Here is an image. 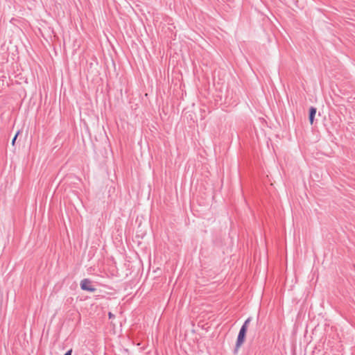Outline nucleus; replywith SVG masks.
Listing matches in <instances>:
<instances>
[{
  "instance_id": "obj_2",
  "label": "nucleus",
  "mask_w": 355,
  "mask_h": 355,
  "mask_svg": "<svg viewBox=\"0 0 355 355\" xmlns=\"http://www.w3.org/2000/svg\"><path fill=\"white\" fill-rule=\"evenodd\" d=\"M247 329H246V325L242 326L240 331L238 335L236 347V349L240 348V347L243 344L245 339V335H246Z\"/></svg>"
},
{
  "instance_id": "obj_6",
  "label": "nucleus",
  "mask_w": 355,
  "mask_h": 355,
  "mask_svg": "<svg viewBox=\"0 0 355 355\" xmlns=\"http://www.w3.org/2000/svg\"><path fill=\"white\" fill-rule=\"evenodd\" d=\"M72 349H69L68 352H67L64 355H71Z\"/></svg>"
},
{
  "instance_id": "obj_3",
  "label": "nucleus",
  "mask_w": 355,
  "mask_h": 355,
  "mask_svg": "<svg viewBox=\"0 0 355 355\" xmlns=\"http://www.w3.org/2000/svg\"><path fill=\"white\" fill-rule=\"evenodd\" d=\"M316 113V109L313 107L310 108V114H309V121L311 125L313 123L314 116Z\"/></svg>"
},
{
  "instance_id": "obj_5",
  "label": "nucleus",
  "mask_w": 355,
  "mask_h": 355,
  "mask_svg": "<svg viewBox=\"0 0 355 355\" xmlns=\"http://www.w3.org/2000/svg\"><path fill=\"white\" fill-rule=\"evenodd\" d=\"M18 135H19V132L15 135V136L14 137V138H13V139H12V145H14V144H15V141H16V139H17V137Z\"/></svg>"
},
{
  "instance_id": "obj_4",
  "label": "nucleus",
  "mask_w": 355,
  "mask_h": 355,
  "mask_svg": "<svg viewBox=\"0 0 355 355\" xmlns=\"http://www.w3.org/2000/svg\"><path fill=\"white\" fill-rule=\"evenodd\" d=\"M250 322V318H248V319L245 321V322H244V324H243V326H245V325H246V329H247V330H248V324H249V322Z\"/></svg>"
},
{
  "instance_id": "obj_1",
  "label": "nucleus",
  "mask_w": 355,
  "mask_h": 355,
  "mask_svg": "<svg viewBox=\"0 0 355 355\" xmlns=\"http://www.w3.org/2000/svg\"><path fill=\"white\" fill-rule=\"evenodd\" d=\"M80 285L81 289L83 291L89 292H94L96 291V288L93 286L92 282L89 279H84L81 280Z\"/></svg>"
},
{
  "instance_id": "obj_7",
  "label": "nucleus",
  "mask_w": 355,
  "mask_h": 355,
  "mask_svg": "<svg viewBox=\"0 0 355 355\" xmlns=\"http://www.w3.org/2000/svg\"><path fill=\"white\" fill-rule=\"evenodd\" d=\"M109 317L110 318H112V314L111 313H109Z\"/></svg>"
}]
</instances>
